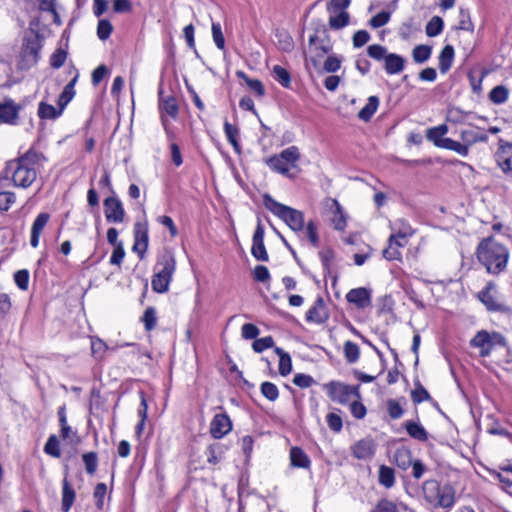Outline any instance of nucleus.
<instances>
[{
	"mask_svg": "<svg viewBox=\"0 0 512 512\" xmlns=\"http://www.w3.org/2000/svg\"><path fill=\"white\" fill-rule=\"evenodd\" d=\"M475 255L487 273L492 275H499L505 271L510 256L508 248L497 242L494 236L483 238L476 248Z\"/></svg>",
	"mask_w": 512,
	"mask_h": 512,
	"instance_id": "nucleus-1",
	"label": "nucleus"
},
{
	"mask_svg": "<svg viewBox=\"0 0 512 512\" xmlns=\"http://www.w3.org/2000/svg\"><path fill=\"white\" fill-rule=\"evenodd\" d=\"M262 198L264 207L280 218L292 231H303L305 222L302 211L276 201L269 193L263 194Z\"/></svg>",
	"mask_w": 512,
	"mask_h": 512,
	"instance_id": "nucleus-2",
	"label": "nucleus"
},
{
	"mask_svg": "<svg viewBox=\"0 0 512 512\" xmlns=\"http://www.w3.org/2000/svg\"><path fill=\"white\" fill-rule=\"evenodd\" d=\"M367 54L376 61H384V69L388 75L399 74L405 68L406 59L399 54L389 53L383 45H369Z\"/></svg>",
	"mask_w": 512,
	"mask_h": 512,
	"instance_id": "nucleus-3",
	"label": "nucleus"
},
{
	"mask_svg": "<svg viewBox=\"0 0 512 512\" xmlns=\"http://www.w3.org/2000/svg\"><path fill=\"white\" fill-rule=\"evenodd\" d=\"M33 36H25L23 39L18 69L29 70L35 66L40 59V50L42 49V35L34 31Z\"/></svg>",
	"mask_w": 512,
	"mask_h": 512,
	"instance_id": "nucleus-4",
	"label": "nucleus"
},
{
	"mask_svg": "<svg viewBox=\"0 0 512 512\" xmlns=\"http://www.w3.org/2000/svg\"><path fill=\"white\" fill-rule=\"evenodd\" d=\"M5 170L7 173H12V181L17 187L27 188L32 185L37 177L35 168L24 166L16 159L8 161Z\"/></svg>",
	"mask_w": 512,
	"mask_h": 512,
	"instance_id": "nucleus-5",
	"label": "nucleus"
},
{
	"mask_svg": "<svg viewBox=\"0 0 512 512\" xmlns=\"http://www.w3.org/2000/svg\"><path fill=\"white\" fill-rule=\"evenodd\" d=\"M134 243L132 250L138 254L140 260L146 256L149 245V224L146 216L142 220H137L133 227Z\"/></svg>",
	"mask_w": 512,
	"mask_h": 512,
	"instance_id": "nucleus-6",
	"label": "nucleus"
},
{
	"mask_svg": "<svg viewBox=\"0 0 512 512\" xmlns=\"http://www.w3.org/2000/svg\"><path fill=\"white\" fill-rule=\"evenodd\" d=\"M496 289V284L493 281L487 282L486 286L477 293V299L486 307L490 312H500L502 314H512V309L495 300L491 294L492 290Z\"/></svg>",
	"mask_w": 512,
	"mask_h": 512,
	"instance_id": "nucleus-7",
	"label": "nucleus"
},
{
	"mask_svg": "<svg viewBox=\"0 0 512 512\" xmlns=\"http://www.w3.org/2000/svg\"><path fill=\"white\" fill-rule=\"evenodd\" d=\"M104 214L108 223H123L125 220V210L121 200L117 196H110L104 199Z\"/></svg>",
	"mask_w": 512,
	"mask_h": 512,
	"instance_id": "nucleus-8",
	"label": "nucleus"
},
{
	"mask_svg": "<svg viewBox=\"0 0 512 512\" xmlns=\"http://www.w3.org/2000/svg\"><path fill=\"white\" fill-rule=\"evenodd\" d=\"M495 160L504 174L512 173V142L502 138L498 139Z\"/></svg>",
	"mask_w": 512,
	"mask_h": 512,
	"instance_id": "nucleus-9",
	"label": "nucleus"
},
{
	"mask_svg": "<svg viewBox=\"0 0 512 512\" xmlns=\"http://www.w3.org/2000/svg\"><path fill=\"white\" fill-rule=\"evenodd\" d=\"M324 389L331 401L346 405L349 400V385L343 382L332 380L324 384Z\"/></svg>",
	"mask_w": 512,
	"mask_h": 512,
	"instance_id": "nucleus-10",
	"label": "nucleus"
},
{
	"mask_svg": "<svg viewBox=\"0 0 512 512\" xmlns=\"http://www.w3.org/2000/svg\"><path fill=\"white\" fill-rule=\"evenodd\" d=\"M348 303L357 309H366L372 303V289L367 287L353 288L345 296Z\"/></svg>",
	"mask_w": 512,
	"mask_h": 512,
	"instance_id": "nucleus-11",
	"label": "nucleus"
},
{
	"mask_svg": "<svg viewBox=\"0 0 512 512\" xmlns=\"http://www.w3.org/2000/svg\"><path fill=\"white\" fill-rule=\"evenodd\" d=\"M154 270L173 278L176 270V259L171 249L164 248L158 255Z\"/></svg>",
	"mask_w": 512,
	"mask_h": 512,
	"instance_id": "nucleus-12",
	"label": "nucleus"
},
{
	"mask_svg": "<svg viewBox=\"0 0 512 512\" xmlns=\"http://www.w3.org/2000/svg\"><path fill=\"white\" fill-rule=\"evenodd\" d=\"M377 449V444L371 437H366L357 441L352 447V455L358 460L372 458Z\"/></svg>",
	"mask_w": 512,
	"mask_h": 512,
	"instance_id": "nucleus-13",
	"label": "nucleus"
},
{
	"mask_svg": "<svg viewBox=\"0 0 512 512\" xmlns=\"http://www.w3.org/2000/svg\"><path fill=\"white\" fill-rule=\"evenodd\" d=\"M232 429V422L226 413L216 414L210 423V434L214 439H221Z\"/></svg>",
	"mask_w": 512,
	"mask_h": 512,
	"instance_id": "nucleus-14",
	"label": "nucleus"
},
{
	"mask_svg": "<svg viewBox=\"0 0 512 512\" xmlns=\"http://www.w3.org/2000/svg\"><path fill=\"white\" fill-rule=\"evenodd\" d=\"M330 315L326 309L324 299L318 296L312 307L306 312V321L323 324L329 319Z\"/></svg>",
	"mask_w": 512,
	"mask_h": 512,
	"instance_id": "nucleus-15",
	"label": "nucleus"
},
{
	"mask_svg": "<svg viewBox=\"0 0 512 512\" xmlns=\"http://www.w3.org/2000/svg\"><path fill=\"white\" fill-rule=\"evenodd\" d=\"M163 94V85L161 83L158 89L160 114H167L171 118L176 119L179 114V106L177 103V99L173 95L164 97Z\"/></svg>",
	"mask_w": 512,
	"mask_h": 512,
	"instance_id": "nucleus-16",
	"label": "nucleus"
},
{
	"mask_svg": "<svg viewBox=\"0 0 512 512\" xmlns=\"http://www.w3.org/2000/svg\"><path fill=\"white\" fill-rule=\"evenodd\" d=\"M491 336L492 335H490L488 331L480 330L470 340V346L480 348V356L487 357L490 355L492 348L494 346Z\"/></svg>",
	"mask_w": 512,
	"mask_h": 512,
	"instance_id": "nucleus-17",
	"label": "nucleus"
},
{
	"mask_svg": "<svg viewBox=\"0 0 512 512\" xmlns=\"http://www.w3.org/2000/svg\"><path fill=\"white\" fill-rule=\"evenodd\" d=\"M21 105L15 104L10 98L0 103V120L7 124H16Z\"/></svg>",
	"mask_w": 512,
	"mask_h": 512,
	"instance_id": "nucleus-18",
	"label": "nucleus"
},
{
	"mask_svg": "<svg viewBox=\"0 0 512 512\" xmlns=\"http://www.w3.org/2000/svg\"><path fill=\"white\" fill-rule=\"evenodd\" d=\"M76 499V492L72 484L68 481V467L66 466V473L62 481V499L61 510L69 512Z\"/></svg>",
	"mask_w": 512,
	"mask_h": 512,
	"instance_id": "nucleus-19",
	"label": "nucleus"
},
{
	"mask_svg": "<svg viewBox=\"0 0 512 512\" xmlns=\"http://www.w3.org/2000/svg\"><path fill=\"white\" fill-rule=\"evenodd\" d=\"M455 504V489L450 484L442 486L440 493L437 495V499L432 503L434 508L450 509Z\"/></svg>",
	"mask_w": 512,
	"mask_h": 512,
	"instance_id": "nucleus-20",
	"label": "nucleus"
},
{
	"mask_svg": "<svg viewBox=\"0 0 512 512\" xmlns=\"http://www.w3.org/2000/svg\"><path fill=\"white\" fill-rule=\"evenodd\" d=\"M290 465L294 468L309 469L311 459L308 454L298 446H293L289 452Z\"/></svg>",
	"mask_w": 512,
	"mask_h": 512,
	"instance_id": "nucleus-21",
	"label": "nucleus"
},
{
	"mask_svg": "<svg viewBox=\"0 0 512 512\" xmlns=\"http://www.w3.org/2000/svg\"><path fill=\"white\" fill-rule=\"evenodd\" d=\"M416 415L418 416V412L416 411ZM404 429L407 434L420 442H426L428 440L429 434L427 430L420 424L419 420H408L404 424Z\"/></svg>",
	"mask_w": 512,
	"mask_h": 512,
	"instance_id": "nucleus-22",
	"label": "nucleus"
},
{
	"mask_svg": "<svg viewBox=\"0 0 512 512\" xmlns=\"http://www.w3.org/2000/svg\"><path fill=\"white\" fill-rule=\"evenodd\" d=\"M265 163L274 172L282 174L290 179H294L296 177L295 173L290 172V167H289L288 163H286V161H284L282 158H280L279 154H274V155L268 157L265 160Z\"/></svg>",
	"mask_w": 512,
	"mask_h": 512,
	"instance_id": "nucleus-23",
	"label": "nucleus"
},
{
	"mask_svg": "<svg viewBox=\"0 0 512 512\" xmlns=\"http://www.w3.org/2000/svg\"><path fill=\"white\" fill-rule=\"evenodd\" d=\"M16 160L20 164L23 163L24 166L35 168V166H40L43 164V162H46L47 157L42 152L36 151L32 146L27 152L19 156Z\"/></svg>",
	"mask_w": 512,
	"mask_h": 512,
	"instance_id": "nucleus-24",
	"label": "nucleus"
},
{
	"mask_svg": "<svg viewBox=\"0 0 512 512\" xmlns=\"http://www.w3.org/2000/svg\"><path fill=\"white\" fill-rule=\"evenodd\" d=\"M454 57V47L451 44L445 45L438 56L439 70L441 74H446L450 70L453 65Z\"/></svg>",
	"mask_w": 512,
	"mask_h": 512,
	"instance_id": "nucleus-25",
	"label": "nucleus"
},
{
	"mask_svg": "<svg viewBox=\"0 0 512 512\" xmlns=\"http://www.w3.org/2000/svg\"><path fill=\"white\" fill-rule=\"evenodd\" d=\"M414 460L411 449L406 446L399 447L394 452L395 464L401 470H407Z\"/></svg>",
	"mask_w": 512,
	"mask_h": 512,
	"instance_id": "nucleus-26",
	"label": "nucleus"
},
{
	"mask_svg": "<svg viewBox=\"0 0 512 512\" xmlns=\"http://www.w3.org/2000/svg\"><path fill=\"white\" fill-rule=\"evenodd\" d=\"M227 447L219 442L210 444L205 450L207 462L212 465L220 463L225 455Z\"/></svg>",
	"mask_w": 512,
	"mask_h": 512,
	"instance_id": "nucleus-27",
	"label": "nucleus"
},
{
	"mask_svg": "<svg viewBox=\"0 0 512 512\" xmlns=\"http://www.w3.org/2000/svg\"><path fill=\"white\" fill-rule=\"evenodd\" d=\"M223 128H224V133L227 138V141L232 145L234 151L237 154H241L242 149H241V145L238 141V136L240 134L239 128L237 126L229 123L228 121L224 122Z\"/></svg>",
	"mask_w": 512,
	"mask_h": 512,
	"instance_id": "nucleus-28",
	"label": "nucleus"
},
{
	"mask_svg": "<svg viewBox=\"0 0 512 512\" xmlns=\"http://www.w3.org/2000/svg\"><path fill=\"white\" fill-rule=\"evenodd\" d=\"M77 79L78 75H76L72 80H70V82L64 87V89L58 97L57 105L62 112L75 95L74 86L77 82Z\"/></svg>",
	"mask_w": 512,
	"mask_h": 512,
	"instance_id": "nucleus-29",
	"label": "nucleus"
},
{
	"mask_svg": "<svg viewBox=\"0 0 512 512\" xmlns=\"http://www.w3.org/2000/svg\"><path fill=\"white\" fill-rule=\"evenodd\" d=\"M448 130L449 129L446 124L428 128L426 131V138L439 148L441 143L446 140L444 135L448 133Z\"/></svg>",
	"mask_w": 512,
	"mask_h": 512,
	"instance_id": "nucleus-30",
	"label": "nucleus"
},
{
	"mask_svg": "<svg viewBox=\"0 0 512 512\" xmlns=\"http://www.w3.org/2000/svg\"><path fill=\"white\" fill-rule=\"evenodd\" d=\"M236 76L242 79L251 91L255 93L257 97H263L266 93L263 83L259 79L250 78L244 71H236Z\"/></svg>",
	"mask_w": 512,
	"mask_h": 512,
	"instance_id": "nucleus-31",
	"label": "nucleus"
},
{
	"mask_svg": "<svg viewBox=\"0 0 512 512\" xmlns=\"http://www.w3.org/2000/svg\"><path fill=\"white\" fill-rule=\"evenodd\" d=\"M379 103L380 100L377 96H370L365 106L358 112V118L364 122H369L377 111Z\"/></svg>",
	"mask_w": 512,
	"mask_h": 512,
	"instance_id": "nucleus-32",
	"label": "nucleus"
},
{
	"mask_svg": "<svg viewBox=\"0 0 512 512\" xmlns=\"http://www.w3.org/2000/svg\"><path fill=\"white\" fill-rule=\"evenodd\" d=\"M422 489L425 500L432 504L437 499V495L440 493L442 486L437 480L431 479L423 483Z\"/></svg>",
	"mask_w": 512,
	"mask_h": 512,
	"instance_id": "nucleus-33",
	"label": "nucleus"
},
{
	"mask_svg": "<svg viewBox=\"0 0 512 512\" xmlns=\"http://www.w3.org/2000/svg\"><path fill=\"white\" fill-rule=\"evenodd\" d=\"M62 111L59 108L54 107L44 101H41L38 106L37 114L42 120H55L62 115Z\"/></svg>",
	"mask_w": 512,
	"mask_h": 512,
	"instance_id": "nucleus-34",
	"label": "nucleus"
},
{
	"mask_svg": "<svg viewBox=\"0 0 512 512\" xmlns=\"http://www.w3.org/2000/svg\"><path fill=\"white\" fill-rule=\"evenodd\" d=\"M378 482L380 485L389 489L395 484V470L386 465H380L378 472Z\"/></svg>",
	"mask_w": 512,
	"mask_h": 512,
	"instance_id": "nucleus-35",
	"label": "nucleus"
},
{
	"mask_svg": "<svg viewBox=\"0 0 512 512\" xmlns=\"http://www.w3.org/2000/svg\"><path fill=\"white\" fill-rule=\"evenodd\" d=\"M171 281L172 277L156 271L152 277L151 286L153 291L157 293H166L169 290Z\"/></svg>",
	"mask_w": 512,
	"mask_h": 512,
	"instance_id": "nucleus-36",
	"label": "nucleus"
},
{
	"mask_svg": "<svg viewBox=\"0 0 512 512\" xmlns=\"http://www.w3.org/2000/svg\"><path fill=\"white\" fill-rule=\"evenodd\" d=\"M460 138L462 142H464L467 145V148L469 149L472 145L478 142H487L488 136L484 133L479 134L472 130H462L460 133Z\"/></svg>",
	"mask_w": 512,
	"mask_h": 512,
	"instance_id": "nucleus-37",
	"label": "nucleus"
},
{
	"mask_svg": "<svg viewBox=\"0 0 512 512\" xmlns=\"http://www.w3.org/2000/svg\"><path fill=\"white\" fill-rule=\"evenodd\" d=\"M489 100L494 104H503L509 97V89L504 85H497L489 92Z\"/></svg>",
	"mask_w": 512,
	"mask_h": 512,
	"instance_id": "nucleus-38",
	"label": "nucleus"
},
{
	"mask_svg": "<svg viewBox=\"0 0 512 512\" xmlns=\"http://www.w3.org/2000/svg\"><path fill=\"white\" fill-rule=\"evenodd\" d=\"M432 54V47L425 44L416 45L412 50V57L415 63L422 64L426 62Z\"/></svg>",
	"mask_w": 512,
	"mask_h": 512,
	"instance_id": "nucleus-39",
	"label": "nucleus"
},
{
	"mask_svg": "<svg viewBox=\"0 0 512 512\" xmlns=\"http://www.w3.org/2000/svg\"><path fill=\"white\" fill-rule=\"evenodd\" d=\"M444 29V21L440 16H433L425 27V32L428 37H436L442 33Z\"/></svg>",
	"mask_w": 512,
	"mask_h": 512,
	"instance_id": "nucleus-40",
	"label": "nucleus"
},
{
	"mask_svg": "<svg viewBox=\"0 0 512 512\" xmlns=\"http://www.w3.org/2000/svg\"><path fill=\"white\" fill-rule=\"evenodd\" d=\"M280 49L284 52H290L294 47V42L290 34L284 29H277L275 32Z\"/></svg>",
	"mask_w": 512,
	"mask_h": 512,
	"instance_id": "nucleus-41",
	"label": "nucleus"
},
{
	"mask_svg": "<svg viewBox=\"0 0 512 512\" xmlns=\"http://www.w3.org/2000/svg\"><path fill=\"white\" fill-rule=\"evenodd\" d=\"M471 112H465L456 106H449L446 112V121L452 124H462L465 121V116Z\"/></svg>",
	"mask_w": 512,
	"mask_h": 512,
	"instance_id": "nucleus-42",
	"label": "nucleus"
},
{
	"mask_svg": "<svg viewBox=\"0 0 512 512\" xmlns=\"http://www.w3.org/2000/svg\"><path fill=\"white\" fill-rule=\"evenodd\" d=\"M439 148L452 150L464 157L469 154V149L467 148V145L464 142L460 143L451 138H446V140L441 143V146Z\"/></svg>",
	"mask_w": 512,
	"mask_h": 512,
	"instance_id": "nucleus-43",
	"label": "nucleus"
},
{
	"mask_svg": "<svg viewBox=\"0 0 512 512\" xmlns=\"http://www.w3.org/2000/svg\"><path fill=\"white\" fill-rule=\"evenodd\" d=\"M82 461L85 466V471L88 475H94L98 467V455L96 452L90 451L82 454Z\"/></svg>",
	"mask_w": 512,
	"mask_h": 512,
	"instance_id": "nucleus-44",
	"label": "nucleus"
},
{
	"mask_svg": "<svg viewBox=\"0 0 512 512\" xmlns=\"http://www.w3.org/2000/svg\"><path fill=\"white\" fill-rule=\"evenodd\" d=\"M273 75L276 81L284 88H290L291 86V75L290 72L280 65L273 67Z\"/></svg>",
	"mask_w": 512,
	"mask_h": 512,
	"instance_id": "nucleus-45",
	"label": "nucleus"
},
{
	"mask_svg": "<svg viewBox=\"0 0 512 512\" xmlns=\"http://www.w3.org/2000/svg\"><path fill=\"white\" fill-rule=\"evenodd\" d=\"M350 15L346 11H340L335 16H330L329 27L333 30H340L349 24Z\"/></svg>",
	"mask_w": 512,
	"mask_h": 512,
	"instance_id": "nucleus-46",
	"label": "nucleus"
},
{
	"mask_svg": "<svg viewBox=\"0 0 512 512\" xmlns=\"http://www.w3.org/2000/svg\"><path fill=\"white\" fill-rule=\"evenodd\" d=\"M344 356L350 364L357 362L360 356L358 345L350 340L346 341L344 343Z\"/></svg>",
	"mask_w": 512,
	"mask_h": 512,
	"instance_id": "nucleus-47",
	"label": "nucleus"
},
{
	"mask_svg": "<svg viewBox=\"0 0 512 512\" xmlns=\"http://www.w3.org/2000/svg\"><path fill=\"white\" fill-rule=\"evenodd\" d=\"M280 158H282L288 165L292 167H296V162L300 159L299 149L296 146H290L279 153Z\"/></svg>",
	"mask_w": 512,
	"mask_h": 512,
	"instance_id": "nucleus-48",
	"label": "nucleus"
},
{
	"mask_svg": "<svg viewBox=\"0 0 512 512\" xmlns=\"http://www.w3.org/2000/svg\"><path fill=\"white\" fill-rule=\"evenodd\" d=\"M146 331H152L157 324L156 309L152 306L147 307L141 317Z\"/></svg>",
	"mask_w": 512,
	"mask_h": 512,
	"instance_id": "nucleus-49",
	"label": "nucleus"
},
{
	"mask_svg": "<svg viewBox=\"0 0 512 512\" xmlns=\"http://www.w3.org/2000/svg\"><path fill=\"white\" fill-rule=\"evenodd\" d=\"M261 394L269 401L274 402L279 397V390L277 386L269 381H264L260 385Z\"/></svg>",
	"mask_w": 512,
	"mask_h": 512,
	"instance_id": "nucleus-50",
	"label": "nucleus"
},
{
	"mask_svg": "<svg viewBox=\"0 0 512 512\" xmlns=\"http://www.w3.org/2000/svg\"><path fill=\"white\" fill-rule=\"evenodd\" d=\"M388 415L391 419L396 420L403 416L405 410L396 399L389 398L386 401Z\"/></svg>",
	"mask_w": 512,
	"mask_h": 512,
	"instance_id": "nucleus-51",
	"label": "nucleus"
},
{
	"mask_svg": "<svg viewBox=\"0 0 512 512\" xmlns=\"http://www.w3.org/2000/svg\"><path fill=\"white\" fill-rule=\"evenodd\" d=\"M44 452L55 458H59L61 456L59 440L56 435L52 434L49 436L44 445Z\"/></svg>",
	"mask_w": 512,
	"mask_h": 512,
	"instance_id": "nucleus-52",
	"label": "nucleus"
},
{
	"mask_svg": "<svg viewBox=\"0 0 512 512\" xmlns=\"http://www.w3.org/2000/svg\"><path fill=\"white\" fill-rule=\"evenodd\" d=\"M11 72V66L7 62L0 61V87L10 88L13 85Z\"/></svg>",
	"mask_w": 512,
	"mask_h": 512,
	"instance_id": "nucleus-53",
	"label": "nucleus"
},
{
	"mask_svg": "<svg viewBox=\"0 0 512 512\" xmlns=\"http://www.w3.org/2000/svg\"><path fill=\"white\" fill-rule=\"evenodd\" d=\"M251 254L258 261H269V255L264 242L252 241Z\"/></svg>",
	"mask_w": 512,
	"mask_h": 512,
	"instance_id": "nucleus-54",
	"label": "nucleus"
},
{
	"mask_svg": "<svg viewBox=\"0 0 512 512\" xmlns=\"http://www.w3.org/2000/svg\"><path fill=\"white\" fill-rule=\"evenodd\" d=\"M107 493V486L105 483L96 484L93 492V498L95 499V506L98 510L104 508V498Z\"/></svg>",
	"mask_w": 512,
	"mask_h": 512,
	"instance_id": "nucleus-55",
	"label": "nucleus"
},
{
	"mask_svg": "<svg viewBox=\"0 0 512 512\" xmlns=\"http://www.w3.org/2000/svg\"><path fill=\"white\" fill-rule=\"evenodd\" d=\"M113 32V25L107 19H100L97 25V36L100 40H107Z\"/></svg>",
	"mask_w": 512,
	"mask_h": 512,
	"instance_id": "nucleus-56",
	"label": "nucleus"
},
{
	"mask_svg": "<svg viewBox=\"0 0 512 512\" xmlns=\"http://www.w3.org/2000/svg\"><path fill=\"white\" fill-rule=\"evenodd\" d=\"M319 257L323 266L324 275L331 273L330 262L334 259V250L331 247H327L324 250L319 251Z\"/></svg>",
	"mask_w": 512,
	"mask_h": 512,
	"instance_id": "nucleus-57",
	"label": "nucleus"
},
{
	"mask_svg": "<svg viewBox=\"0 0 512 512\" xmlns=\"http://www.w3.org/2000/svg\"><path fill=\"white\" fill-rule=\"evenodd\" d=\"M274 339L272 336L256 338L252 343V348L256 353H261L266 349L274 347Z\"/></svg>",
	"mask_w": 512,
	"mask_h": 512,
	"instance_id": "nucleus-58",
	"label": "nucleus"
},
{
	"mask_svg": "<svg viewBox=\"0 0 512 512\" xmlns=\"http://www.w3.org/2000/svg\"><path fill=\"white\" fill-rule=\"evenodd\" d=\"M390 17H391V11L383 10V11L377 13L376 15H374L369 20V25L374 29L380 28L389 22Z\"/></svg>",
	"mask_w": 512,
	"mask_h": 512,
	"instance_id": "nucleus-59",
	"label": "nucleus"
},
{
	"mask_svg": "<svg viewBox=\"0 0 512 512\" xmlns=\"http://www.w3.org/2000/svg\"><path fill=\"white\" fill-rule=\"evenodd\" d=\"M66 58H67V51L62 48H58L54 51V53L50 57V66L53 69H59L64 65Z\"/></svg>",
	"mask_w": 512,
	"mask_h": 512,
	"instance_id": "nucleus-60",
	"label": "nucleus"
},
{
	"mask_svg": "<svg viewBox=\"0 0 512 512\" xmlns=\"http://www.w3.org/2000/svg\"><path fill=\"white\" fill-rule=\"evenodd\" d=\"M252 277L256 282L266 283L271 279L270 272L268 268L264 265L255 266L252 271Z\"/></svg>",
	"mask_w": 512,
	"mask_h": 512,
	"instance_id": "nucleus-61",
	"label": "nucleus"
},
{
	"mask_svg": "<svg viewBox=\"0 0 512 512\" xmlns=\"http://www.w3.org/2000/svg\"><path fill=\"white\" fill-rule=\"evenodd\" d=\"M14 281L20 290L26 291L29 285V271L26 269L18 270L14 273Z\"/></svg>",
	"mask_w": 512,
	"mask_h": 512,
	"instance_id": "nucleus-62",
	"label": "nucleus"
},
{
	"mask_svg": "<svg viewBox=\"0 0 512 512\" xmlns=\"http://www.w3.org/2000/svg\"><path fill=\"white\" fill-rule=\"evenodd\" d=\"M341 62V58L337 55H329L324 62L323 70L328 73H334L340 69Z\"/></svg>",
	"mask_w": 512,
	"mask_h": 512,
	"instance_id": "nucleus-63",
	"label": "nucleus"
},
{
	"mask_svg": "<svg viewBox=\"0 0 512 512\" xmlns=\"http://www.w3.org/2000/svg\"><path fill=\"white\" fill-rule=\"evenodd\" d=\"M371 512H398L397 506L391 500L380 499Z\"/></svg>",
	"mask_w": 512,
	"mask_h": 512,
	"instance_id": "nucleus-64",
	"label": "nucleus"
}]
</instances>
